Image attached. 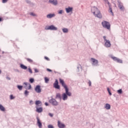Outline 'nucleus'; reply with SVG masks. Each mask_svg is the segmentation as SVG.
<instances>
[{"mask_svg": "<svg viewBox=\"0 0 128 128\" xmlns=\"http://www.w3.org/2000/svg\"><path fill=\"white\" fill-rule=\"evenodd\" d=\"M7 2H8V0H2V4H6Z\"/></svg>", "mask_w": 128, "mask_h": 128, "instance_id": "obj_38", "label": "nucleus"}, {"mask_svg": "<svg viewBox=\"0 0 128 128\" xmlns=\"http://www.w3.org/2000/svg\"><path fill=\"white\" fill-rule=\"evenodd\" d=\"M36 112H38L39 114H40V112H42V108L40 107L38 108V106H36Z\"/></svg>", "mask_w": 128, "mask_h": 128, "instance_id": "obj_19", "label": "nucleus"}, {"mask_svg": "<svg viewBox=\"0 0 128 128\" xmlns=\"http://www.w3.org/2000/svg\"><path fill=\"white\" fill-rule=\"evenodd\" d=\"M48 116H50L51 118H52V116H54V114L52 113H49Z\"/></svg>", "mask_w": 128, "mask_h": 128, "instance_id": "obj_41", "label": "nucleus"}, {"mask_svg": "<svg viewBox=\"0 0 128 128\" xmlns=\"http://www.w3.org/2000/svg\"><path fill=\"white\" fill-rule=\"evenodd\" d=\"M117 92L118 94H122V90L120 89L119 90H117Z\"/></svg>", "mask_w": 128, "mask_h": 128, "instance_id": "obj_30", "label": "nucleus"}, {"mask_svg": "<svg viewBox=\"0 0 128 128\" xmlns=\"http://www.w3.org/2000/svg\"><path fill=\"white\" fill-rule=\"evenodd\" d=\"M45 60H50V58H48L45 56L44 57Z\"/></svg>", "mask_w": 128, "mask_h": 128, "instance_id": "obj_45", "label": "nucleus"}, {"mask_svg": "<svg viewBox=\"0 0 128 128\" xmlns=\"http://www.w3.org/2000/svg\"><path fill=\"white\" fill-rule=\"evenodd\" d=\"M106 4H108L109 6V12H110L112 16H114V12H112V8H110V4L109 3L108 1H106Z\"/></svg>", "mask_w": 128, "mask_h": 128, "instance_id": "obj_17", "label": "nucleus"}, {"mask_svg": "<svg viewBox=\"0 0 128 128\" xmlns=\"http://www.w3.org/2000/svg\"><path fill=\"white\" fill-rule=\"evenodd\" d=\"M118 6L120 10H124V5L122 4V3L120 1H118Z\"/></svg>", "mask_w": 128, "mask_h": 128, "instance_id": "obj_12", "label": "nucleus"}, {"mask_svg": "<svg viewBox=\"0 0 128 128\" xmlns=\"http://www.w3.org/2000/svg\"><path fill=\"white\" fill-rule=\"evenodd\" d=\"M44 80H45L46 84H48V82H50V79H48V78L46 77L44 78Z\"/></svg>", "mask_w": 128, "mask_h": 128, "instance_id": "obj_32", "label": "nucleus"}, {"mask_svg": "<svg viewBox=\"0 0 128 128\" xmlns=\"http://www.w3.org/2000/svg\"><path fill=\"white\" fill-rule=\"evenodd\" d=\"M48 128H54V126L52 125V124H49L48 126Z\"/></svg>", "mask_w": 128, "mask_h": 128, "instance_id": "obj_37", "label": "nucleus"}, {"mask_svg": "<svg viewBox=\"0 0 128 128\" xmlns=\"http://www.w3.org/2000/svg\"><path fill=\"white\" fill-rule=\"evenodd\" d=\"M49 2L51 4H53V6H58V0H49Z\"/></svg>", "mask_w": 128, "mask_h": 128, "instance_id": "obj_15", "label": "nucleus"}, {"mask_svg": "<svg viewBox=\"0 0 128 128\" xmlns=\"http://www.w3.org/2000/svg\"><path fill=\"white\" fill-rule=\"evenodd\" d=\"M58 126L59 128H66V124H64L62 122H60V121H58Z\"/></svg>", "mask_w": 128, "mask_h": 128, "instance_id": "obj_14", "label": "nucleus"}, {"mask_svg": "<svg viewBox=\"0 0 128 128\" xmlns=\"http://www.w3.org/2000/svg\"><path fill=\"white\" fill-rule=\"evenodd\" d=\"M62 32L64 34H68V28H62Z\"/></svg>", "mask_w": 128, "mask_h": 128, "instance_id": "obj_23", "label": "nucleus"}, {"mask_svg": "<svg viewBox=\"0 0 128 128\" xmlns=\"http://www.w3.org/2000/svg\"><path fill=\"white\" fill-rule=\"evenodd\" d=\"M2 54H4V52H2Z\"/></svg>", "mask_w": 128, "mask_h": 128, "instance_id": "obj_52", "label": "nucleus"}, {"mask_svg": "<svg viewBox=\"0 0 128 128\" xmlns=\"http://www.w3.org/2000/svg\"><path fill=\"white\" fill-rule=\"evenodd\" d=\"M78 72H82V66L80 64H78L77 66Z\"/></svg>", "mask_w": 128, "mask_h": 128, "instance_id": "obj_26", "label": "nucleus"}, {"mask_svg": "<svg viewBox=\"0 0 128 128\" xmlns=\"http://www.w3.org/2000/svg\"><path fill=\"white\" fill-rule=\"evenodd\" d=\"M47 70H48V72H52V70L49 69V68H47Z\"/></svg>", "mask_w": 128, "mask_h": 128, "instance_id": "obj_48", "label": "nucleus"}, {"mask_svg": "<svg viewBox=\"0 0 128 128\" xmlns=\"http://www.w3.org/2000/svg\"><path fill=\"white\" fill-rule=\"evenodd\" d=\"M45 106H48V102H45L44 104Z\"/></svg>", "mask_w": 128, "mask_h": 128, "instance_id": "obj_47", "label": "nucleus"}, {"mask_svg": "<svg viewBox=\"0 0 128 128\" xmlns=\"http://www.w3.org/2000/svg\"><path fill=\"white\" fill-rule=\"evenodd\" d=\"M35 91L38 94H40V92H42V89H40V85L36 86L35 88Z\"/></svg>", "mask_w": 128, "mask_h": 128, "instance_id": "obj_13", "label": "nucleus"}, {"mask_svg": "<svg viewBox=\"0 0 128 128\" xmlns=\"http://www.w3.org/2000/svg\"><path fill=\"white\" fill-rule=\"evenodd\" d=\"M37 124L39 128H42V122H40V120L38 117L37 118Z\"/></svg>", "mask_w": 128, "mask_h": 128, "instance_id": "obj_16", "label": "nucleus"}, {"mask_svg": "<svg viewBox=\"0 0 128 128\" xmlns=\"http://www.w3.org/2000/svg\"><path fill=\"white\" fill-rule=\"evenodd\" d=\"M17 88L19 90H22V86L18 85L17 86Z\"/></svg>", "mask_w": 128, "mask_h": 128, "instance_id": "obj_31", "label": "nucleus"}, {"mask_svg": "<svg viewBox=\"0 0 128 128\" xmlns=\"http://www.w3.org/2000/svg\"><path fill=\"white\" fill-rule=\"evenodd\" d=\"M104 108L106 109V110H110V105L108 104H106L104 106Z\"/></svg>", "mask_w": 128, "mask_h": 128, "instance_id": "obj_22", "label": "nucleus"}, {"mask_svg": "<svg viewBox=\"0 0 128 128\" xmlns=\"http://www.w3.org/2000/svg\"><path fill=\"white\" fill-rule=\"evenodd\" d=\"M62 95H60V93H57L56 94V98H58L60 100H62Z\"/></svg>", "mask_w": 128, "mask_h": 128, "instance_id": "obj_21", "label": "nucleus"}, {"mask_svg": "<svg viewBox=\"0 0 128 128\" xmlns=\"http://www.w3.org/2000/svg\"><path fill=\"white\" fill-rule=\"evenodd\" d=\"M16 98V96H14L12 94L10 96V100H14Z\"/></svg>", "mask_w": 128, "mask_h": 128, "instance_id": "obj_33", "label": "nucleus"}, {"mask_svg": "<svg viewBox=\"0 0 128 128\" xmlns=\"http://www.w3.org/2000/svg\"><path fill=\"white\" fill-rule=\"evenodd\" d=\"M111 58L114 62H118L119 64H122V60L114 56H112Z\"/></svg>", "mask_w": 128, "mask_h": 128, "instance_id": "obj_9", "label": "nucleus"}, {"mask_svg": "<svg viewBox=\"0 0 128 128\" xmlns=\"http://www.w3.org/2000/svg\"><path fill=\"white\" fill-rule=\"evenodd\" d=\"M45 29L46 30H58V28L54 25H51V26H48L47 27H46Z\"/></svg>", "mask_w": 128, "mask_h": 128, "instance_id": "obj_7", "label": "nucleus"}, {"mask_svg": "<svg viewBox=\"0 0 128 128\" xmlns=\"http://www.w3.org/2000/svg\"><path fill=\"white\" fill-rule=\"evenodd\" d=\"M88 84H89V86H92V82L90 80H88Z\"/></svg>", "mask_w": 128, "mask_h": 128, "instance_id": "obj_39", "label": "nucleus"}, {"mask_svg": "<svg viewBox=\"0 0 128 128\" xmlns=\"http://www.w3.org/2000/svg\"><path fill=\"white\" fill-rule=\"evenodd\" d=\"M59 80L62 86L65 88L66 92L65 93L62 94V100H68V96H72V92L68 91V86H66V84L64 80L60 78Z\"/></svg>", "mask_w": 128, "mask_h": 128, "instance_id": "obj_1", "label": "nucleus"}, {"mask_svg": "<svg viewBox=\"0 0 128 128\" xmlns=\"http://www.w3.org/2000/svg\"><path fill=\"white\" fill-rule=\"evenodd\" d=\"M65 10L66 14H72V11L74 10V8L68 6V8H65Z\"/></svg>", "mask_w": 128, "mask_h": 128, "instance_id": "obj_8", "label": "nucleus"}, {"mask_svg": "<svg viewBox=\"0 0 128 128\" xmlns=\"http://www.w3.org/2000/svg\"><path fill=\"white\" fill-rule=\"evenodd\" d=\"M26 2L27 4H30V0H26Z\"/></svg>", "mask_w": 128, "mask_h": 128, "instance_id": "obj_43", "label": "nucleus"}, {"mask_svg": "<svg viewBox=\"0 0 128 128\" xmlns=\"http://www.w3.org/2000/svg\"><path fill=\"white\" fill-rule=\"evenodd\" d=\"M49 102L52 106H58V102L56 100V99L52 98V99L49 100Z\"/></svg>", "mask_w": 128, "mask_h": 128, "instance_id": "obj_6", "label": "nucleus"}, {"mask_svg": "<svg viewBox=\"0 0 128 128\" xmlns=\"http://www.w3.org/2000/svg\"><path fill=\"white\" fill-rule=\"evenodd\" d=\"M90 62H91L92 66H100V64H98V60L94 58H91L90 59Z\"/></svg>", "mask_w": 128, "mask_h": 128, "instance_id": "obj_3", "label": "nucleus"}, {"mask_svg": "<svg viewBox=\"0 0 128 128\" xmlns=\"http://www.w3.org/2000/svg\"><path fill=\"white\" fill-rule=\"evenodd\" d=\"M54 16H56V14L54 13L49 14L46 16L47 18H54Z\"/></svg>", "mask_w": 128, "mask_h": 128, "instance_id": "obj_18", "label": "nucleus"}, {"mask_svg": "<svg viewBox=\"0 0 128 128\" xmlns=\"http://www.w3.org/2000/svg\"><path fill=\"white\" fill-rule=\"evenodd\" d=\"M64 10H58V14H64Z\"/></svg>", "mask_w": 128, "mask_h": 128, "instance_id": "obj_28", "label": "nucleus"}, {"mask_svg": "<svg viewBox=\"0 0 128 128\" xmlns=\"http://www.w3.org/2000/svg\"><path fill=\"white\" fill-rule=\"evenodd\" d=\"M91 12L96 18H102L100 11L96 7H92Z\"/></svg>", "mask_w": 128, "mask_h": 128, "instance_id": "obj_2", "label": "nucleus"}, {"mask_svg": "<svg viewBox=\"0 0 128 128\" xmlns=\"http://www.w3.org/2000/svg\"><path fill=\"white\" fill-rule=\"evenodd\" d=\"M35 104L36 105V106H42V104L40 100H36L35 102Z\"/></svg>", "mask_w": 128, "mask_h": 128, "instance_id": "obj_20", "label": "nucleus"}, {"mask_svg": "<svg viewBox=\"0 0 128 128\" xmlns=\"http://www.w3.org/2000/svg\"><path fill=\"white\" fill-rule=\"evenodd\" d=\"M54 87L57 90H60V85H58V80H56L54 83Z\"/></svg>", "mask_w": 128, "mask_h": 128, "instance_id": "obj_11", "label": "nucleus"}, {"mask_svg": "<svg viewBox=\"0 0 128 128\" xmlns=\"http://www.w3.org/2000/svg\"><path fill=\"white\" fill-rule=\"evenodd\" d=\"M107 90H108L110 96H112V92H110V88H107Z\"/></svg>", "mask_w": 128, "mask_h": 128, "instance_id": "obj_36", "label": "nucleus"}, {"mask_svg": "<svg viewBox=\"0 0 128 128\" xmlns=\"http://www.w3.org/2000/svg\"><path fill=\"white\" fill-rule=\"evenodd\" d=\"M103 38L104 40V46L106 48H110L112 44H110V40H106V36H104Z\"/></svg>", "mask_w": 128, "mask_h": 128, "instance_id": "obj_5", "label": "nucleus"}, {"mask_svg": "<svg viewBox=\"0 0 128 128\" xmlns=\"http://www.w3.org/2000/svg\"><path fill=\"white\" fill-rule=\"evenodd\" d=\"M30 104H34V102L32 101V100L30 101Z\"/></svg>", "mask_w": 128, "mask_h": 128, "instance_id": "obj_42", "label": "nucleus"}, {"mask_svg": "<svg viewBox=\"0 0 128 128\" xmlns=\"http://www.w3.org/2000/svg\"><path fill=\"white\" fill-rule=\"evenodd\" d=\"M34 72H38V69H36V68H34Z\"/></svg>", "mask_w": 128, "mask_h": 128, "instance_id": "obj_46", "label": "nucleus"}, {"mask_svg": "<svg viewBox=\"0 0 128 128\" xmlns=\"http://www.w3.org/2000/svg\"><path fill=\"white\" fill-rule=\"evenodd\" d=\"M20 68H22V70H27L28 69V67L24 65V64H20Z\"/></svg>", "mask_w": 128, "mask_h": 128, "instance_id": "obj_25", "label": "nucleus"}, {"mask_svg": "<svg viewBox=\"0 0 128 128\" xmlns=\"http://www.w3.org/2000/svg\"><path fill=\"white\" fill-rule=\"evenodd\" d=\"M115 6H116L115 4Z\"/></svg>", "mask_w": 128, "mask_h": 128, "instance_id": "obj_51", "label": "nucleus"}, {"mask_svg": "<svg viewBox=\"0 0 128 128\" xmlns=\"http://www.w3.org/2000/svg\"><path fill=\"white\" fill-rule=\"evenodd\" d=\"M6 80H10L11 78H10L8 77V76H6Z\"/></svg>", "mask_w": 128, "mask_h": 128, "instance_id": "obj_44", "label": "nucleus"}, {"mask_svg": "<svg viewBox=\"0 0 128 128\" xmlns=\"http://www.w3.org/2000/svg\"><path fill=\"white\" fill-rule=\"evenodd\" d=\"M29 82H30V84H34V78H30L29 80Z\"/></svg>", "mask_w": 128, "mask_h": 128, "instance_id": "obj_29", "label": "nucleus"}, {"mask_svg": "<svg viewBox=\"0 0 128 128\" xmlns=\"http://www.w3.org/2000/svg\"><path fill=\"white\" fill-rule=\"evenodd\" d=\"M24 94L25 96H28L30 94V92H28V90H26L24 91Z\"/></svg>", "mask_w": 128, "mask_h": 128, "instance_id": "obj_27", "label": "nucleus"}, {"mask_svg": "<svg viewBox=\"0 0 128 128\" xmlns=\"http://www.w3.org/2000/svg\"><path fill=\"white\" fill-rule=\"evenodd\" d=\"M102 25L104 28H106L107 30H110V22L104 20L102 22Z\"/></svg>", "mask_w": 128, "mask_h": 128, "instance_id": "obj_4", "label": "nucleus"}, {"mask_svg": "<svg viewBox=\"0 0 128 128\" xmlns=\"http://www.w3.org/2000/svg\"><path fill=\"white\" fill-rule=\"evenodd\" d=\"M24 88L26 90H30V88H32V85H30V84L27 82H24Z\"/></svg>", "mask_w": 128, "mask_h": 128, "instance_id": "obj_10", "label": "nucleus"}, {"mask_svg": "<svg viewBox=\"0 0 128 128\" xmlns=\"http://www.w3.org/2000/svg\"><path fill=\"white\" fill-rule=\"evenodd\" d=\"M26 60H28V62H32V60L30 58H27Z\"/></svg>", "mask_w": 128, "mask_h": 128, "instance_id": "obj_35", "label": "nucleus"}, {"mask_svg": "<svg viewBox=\"0 0 128 128\" xmlns=\"http://www.w3.org/2000/svg\"><path fill=\"white\" fill-rule=\"evenodd\" d=\"M30 16H36V14L34 12H30Z\"/></svg>", "mask_w": 128, "mask_h": 128, "instance_id": "obj_34", "label": "nucleus"}, {"mask_svg": "<svg viewBox=\"0 0 128 128\" xmlns=\"http://www.w3.org/2000/svg\"><path fill=\"white\" fill-rule=\"evenodd\" d=\"M0 22H2V18H0Z\"/></svg>", "mask_w": 128, "mask_h": 128, "instance_id": "obj_49", "label": "nucleus"}, {"mask_svg": "<svg viewBox=\"0 0 128 128\" xmlns=\"http://www.w3.org/2000/svg\"><path fill=\"white\" fill-rule=\"evenodd\" d=\"M2 74V70H0V74Z\"/></svg>", "mask_w": 128, "mask_h": 128, "instance_id": "obj_50", "label": "nucleus"}, {"mask_svg": "<svg viewBox=\"0 0 128 128\" xmlns=\"http://www.w3.org/2000/svg\"><path fill=\"white\" fill-rule=\"evenodd\" d=\"M28 72H30V74H32V69H30V68H28Z\"/></svg>", "mask_w": 128, "mask_h": 128, "instance_id": "obj_40", "label": "nucleus"}, {"mask_svg": "<svg viewBox=\"0 0 128 128\" xmlns=\"http://www.w3.org/2000/svg\"><path fill=\"white\" fill-rule=\"evenodd\" d=\"M0 110L1 112H6V108L1 104H0Z\"/></svg>", "mask_w": 128, "mask_h": 128, "instance_id": "obj_24", "label": "nucleus"}]
</instances>
